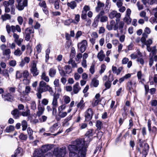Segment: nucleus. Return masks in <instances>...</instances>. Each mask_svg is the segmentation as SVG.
Listing matches in <instances>:
<instances>
[{"instance_id":"37","label":"nucleus","mask_w":157,"mask_h":157,"mask_svg":"<svg viewBox=\"0 0 157 157\" xmlns=\"http://www.w3.org/2000/svg\"><path fill=\"white\" fill-rule=\"evenodd\" d=\"M123 0H113L114 2H117V5L118 8H120L123 5Z\"/></svg>"},{"instance_id":"14","label":"nucleus","mask_w":157,"mask_h":157,"mask_svg":"<svg viewBox=\"0 0 157 157\" xmlns=\"http://www.w3.org/2000/svg\"><path fill=\"white\" fill-rule=\"evenodd\" d=\"M59 94H56L53 95V101L52 103V107H57L58 106L57 100L59 98Z\"/></svg>"},{"instance_id":"3","label":"nucleus","mask_w":157,"mask_h":157,"mask_svg":"<svg viewBox=\"0 0 157 157\" xmlns=\"http://www.w3.org/2000/svg\"><path fill=\"white\" fill-rule=\"evenodd\" d=\"M116 24H115L113 27V29L117 30L119 29L121 33H122L124 31L123 28L124 26V23L123 21H120L119 19H116Z\"/></svg>"},{"instance_id":"34","label":"nucleus","mask_w":157,"mask_h":157,"mask_svg":"<svg viewBox=\"0 0 157 157\" xmlns=\"http://www.w3.org/2000/svg\"><path fill=\"white\" fill-rule=\"evenodd\" d=\"M1 18L3 21H4L7 20H10L11 19V16L9 14L5 13L1 16Z\"/></svg>"},{"instance_id":"21","label":"nucleus","mask_w":157,"mask_h":157,"mask_svg":"<svg viewBox=\"0 0 157 157\" xmlns=\"http://www.w3.org/2000/svg\"><path fill=\"white\" fill-rule=\"evenodd\" d=\"M115 24H116V23L115 21L112 20L110 21L109 24L108 22L107 23L106 25V28L109 31L113 29V26Z\"/></svg>"},{"instance_id":"59","label":"nucleus","mask_w":157,"mask_h":157,"mask_svg":"<svg viewBox=\"0 0 157 157\" xmlns=\"http://www.w3.org/2000/svg\"><path fill=\"white\" fill-rule=\"evenodd\" d=\"M82 54L81 53H78L76 56L75 58V60L76 61H79V59H81L82 57Z\"/></svg>"},{"instance_id":"20","label":"nucleus","mask_w":157,"mask_h":157,"mask_svg":"<svg viewBox=\"0 0 157 157\" xmlns=\"http://www.w3.org/2000/svg\"><path fill=\"white\" fill-rule=\"evenodd\" d=\"M81 89L79 86V83L76 82L73 87V91L75 94H77Z\"/></svg>"},{"instance_id":"35","label":"nucleus","mask_w":157,"mask_h":157,"mask_svg":"<svg viewBox=\"0 0 157 157\" xmlns=\"http://www.w3.org/2000/svg\"><path fill=\"white\" fill-rule=\"evenodd\" d=\"M94 133V132L93 129H89L86 132L85 135L89 137L90 136H93Z\"/></svg>"},{"instance_id":"41","label":"nucleus","mask_w":157,"mask_h":157,"mask_svg":"<svg viewBox=\"0 0 157 157\" xmlns=\"http://www.w3.org/2000/svg\"><path fill=\"white\" fill-rule=\"evenodd\" d=\"M74 20L72 19H69L65 21L64 22V24L65 25L69 26L70 25L71 23L74 22Z\"/></svg>"},{"instance_id":"15","label":"nucleus","mask_w":157,"mask_h":157,"mask_svg":"<svg viewBox=\"0 0 157 157\" xmlns=\"http://www.w3.org/2000/svg\"><path fill=\"white\" fill-rule=\"evenodd\" d=\"M149 149V146L148 145L147 143L145 144L143 149V151L141 153L143 155V157H146L148 154Z\"/></svg>"},{"instance_id":"51","label":"nucleus","mask_w":157,"mask_h":157,"mask_svg":"<svg viewBox=\"0 0 157 157\" xmlns=\"http://www.w3.org/2000/svg\"><path fill=\"white\" fill-rule=\"evenodd\" d=\"M14 130V127L12 125H10L9 127H7L6 129V132H10Z\"/></svg>"},{"instance_id":"55","label":"nucleus","mask_w":157,"mask_h":157,"mask_svg":"<svg viewBox=\"0 0 157 157\" xmlns=\"http://www.w3.org/2000/svg\"><path fill=\"white\" fill-rule=\"evenodd\" d=\"M101 69L100 71L99 72H100V73L101 74H102L104 72V71L106 68V66L104 64H103L101 65Z\"/></svg>"},{"instance_id":"24","label":"nucleus","mask_w":157,"mask_h":157,"mask_svg":"<svg viewBox=\"0 0 157 157\" xmlns=\"http://www.w3.org/2000/svg\"><path fill=\"white\" fill-rule=\"evenodd\" d=\"M38 111L37 112V115L38 116L40 117L43 113L44 108L43 106L39 105L38 106Z\"/></svg>"},{"instance_id":"46","label":"nucleus","mask_w":157,"mask_h":157,"mask_svg":"<svg viewBox=\"0 0 157 157\" xmlns=\"http://www.w3.org/2000/svg\"><path fill=\"white\" fill-rule=\"evenodd\" d=\"M111 82L106 81L105 83V86L106 88L103 90V91L107 89H109L111 86Z\"/></svg>"},{"instance_id":"50","label":"nucleus","mask_w":157,"mask_h":157,"mask_svg":"<svg viewBox=\"0 0 157 157\" xmlns=\"http://www.w3.org/2000/svg\"><path fill=\"white\" fill-rule=\"evenodd\" d=\"M2 53L4 55L7 56L9 55L11 53V51L10 49H6L2 52Z\"/></svg>"},{"instance_id":"62","label":"nucleus","mask_w":157,"mask_h":157,"mask_svg":"<svg viewBox=\"0 0 157 157\" xmlns=\"http://www.w3.org/2000/svg\"><path fill=\"white\" fill-rule=\"evenodd\" d=\"M137 61L141 65H143L144 64V61L143 58L141 57H138Z\"/></svg>"},{"instance_id":"17","label":"nucleus","mask_w":157,"mask_h":157,"mask_svg":"<svg viewBox=\"0 0 157 157\" xmlns=\"http://www.w3.org/2000/svg\"><path fill=\"white\" fill-rule=\"evenodd\" d=\"M101 12L102 14L100 16V21L101 22H105L108 21V17L107 16L104 15L105 12L104 10H101L99 13H101Z\"/></svg>"},{"instance_id":"40","label":"nucleus","mask_w":157,"mask_h":157,"mask_svg":"<svg viewBox=\"0 0 157 157\" xmlns=\"http://www.w3.org/2000/svg\"><path fill=\"white\" fill-rule=\"evenodd\" d=\"M22 54V52L21 51L19 48H18L14 52V55L17 56H20Z\"/></svg>"},{"instance_id":"4","label":"nucleus","mask_w":157,"mask_h":157,"mask_svg":"<svg viewBox=\"0 0 157 157\" xmlns=\"http://www.w3.org/2000/svg\"><path fill=\"white\" fill-rule=\"evenodd\" d=\"M6 28L8 34H10L11 31L13 33L15 32L16 31L19 33H20L21 31V28L18 25H17L16 26L13 25L10 26L9 25H6Z\"/></svg>"},{"instance_id":"56","label":"nucleus","mask_w":157,"mask_h":157,"mask_svg":"<svg viewBox=\"0 0 157 157\" xmlns=\"http://www.w3.org/2000/svg\"><path fill=\"white\" fill-rule=\"evenodd\" d=\"M23 75L24 78H28L29 75V72L27 70H25L23 72Z\"/></svg>"},{"instance_id":"22","label":"nucleus","mask_w":157,"mask_h":157,"mask_svg":"<svg viewBox=\"0 0 157 157\" xmlns=\"http://www.w3.org/2000/svg\"><path fill=\"white\" fill-rule=\"evenodd\" d=\"M105 57V55L104 54V52L102 50L98 53L97 55V57L100 61H103Z\"/></svg>"},{"instance_id":"49","label":"nucleus","mask_w":157,"mask_h":157,"mask_svg":"<svg viewBox=\"0 0 157 157\" xmlns=\"http://www.w3.org/2000/svg\"><path fill=\"white\" fill-rule=\"evenodd\" d=\"M75 20H74V22H73V23L76 24H77L79 22L80 20V15L78 14H76L75 15Z\"/></svg>"},{"instance_id":"30","label":"nucleus","mask_w":157,"mask_h":157,"mask_svg":"<svg viewBox=\"0 0 157 157\" xmlns=\"http://www.w3.org/2000/svg\"><path fill=\"white\" fill-rule=\"evenodd\" d=\"M64 69L65 70V72L66 74H69L72 71V67L69 65H66L64 67Z\"/></svg>"},{"instance_id":"42","label":"nucleus","mask_w":157,"mask_h":157,"mask_svg":"<svg viewBox=\"0 0 157 157\" xmlns=\"http://www.w3.org/2000/svg\"><path fill=\"white\" fill-rule=\"evenodd\" d=\"M21 124L22 127V130H25L27 127V122L25 120H23L22 121Z\"/></svg>"},{"instance_id":"9","label":"nucleus","mask_w":157,"mask_h":157,"mask_svg":"<svg viewBox=\"0 0 157 157\" xmlns=\"http://www.w3.org/2000/svg\"><path fill=\"white\" fill-rule=\"evenodd\" d=\"M17 4L16 5V7L19 11L23 10L25 7L27 6L28 2L26 0H17Z\"/></svg>"},{"instance_id":"1","label":"nucleus","mask_w":157,"mask_h":157,"mask_svg":"<svg viewBox=\"0 0 157 157\" xmlns=\"http://www.w3.org/2000/svg\"><path fill=\"white\" fill-rule=\"evenodd\" d=\"M87 147V143L84 140L76 139L72 144H70L67 147L69 157H85Z\"/></svg>"},{"instance_id":"7","label":"nucleus","mask_w":157,"mask_h":157,"mask_svg":"<svg viewBox=\"0 0 157 157\" xmlns=\"http://www.w3.org/2000/svg\"><path fill=\"white\" fill-rule=\"evenodd\" d=\"M136 86V81L134 80H131L127 84V89L131 93L132 92H134Z\"/></svg>"},{"instance_id":"25","label":"nucleus","mask_w":157,"mask_h":157,"mask_svg":"<svg viewBox=\"0 0 157 157\" xmlns=\"http://www.w3.org/2000/svg\"><path fill=\"white\" fill-rule=\"evenodd\" d=\"M11 114L13 115L14 118L17 119L19 118V111L18 109H14L11 112Z\"/></svg>"},{"instance_id":"45","label":"nucleus","mask_w":157,"mask_h":157,"mask_svg":"<svg viewBox=\"0 0 157 157\" xmlns=\"http://www.w3.org/2000/svg\"><path fill=\"white\" fill-rule=\"evenodd\" d=\"M58 126V124L57 123L54 124L50 128V131L52 132H54V131L57 129Z\"/></svg>"},{"instance_id":"48","label":"nucleus","mask_w":157,"mask_h":157,"mask_svg":"<svg viewBox=\"0 0 157 157\" xmlns=\"http://www.w3.org/2000/svg\"><path fill=\"white\" fill-rule=\"evenodd\" d=\"M31 109L35 110L36 109V104L35 101H32L30 103Z\"/></svg>"},{"instance_id":"64","label":"nucleus","mask_w":157,"mask_h":157,"mask_svg":"<svg viewBox=\"0 0 157 157\" xmlns=\"http://www.w3.org/2000/svg\"><path fill=\"white\" fill-rule=\"evenodd\" d=\"M151 104L152 106H156L157 105V100H152L151 101Z\"/></svg>"},{"instance_id":"39","label":"nucleus","mask_w":157,"mask_h":157,"mask_svg":"<svg viewBox=\"0 0 157 157\" xmlns=\"http://www.w3.org/2000/svg\"><path fill=\"white\" fill-rule=\"evenodd\" d=\"M63 99L66 104L69 103L71 100L70 98L67 95H64L63 96Z\"/></svg>"},{"instance_id":"52","label":"nucleus","mask_w":157,"mask_h":157,"mask_svg":"<svg viewBox=\"0 0 157 157\" xmlns=\"http://www.w3.org/2000/svg\"><path fill=\"white\" fill-rule=\"evenodd\" d=\"M59 0H56L54 3L55 8L56 10H58L59 8Z\"/></svg>"},{"instance_id":"29","label":"nucleus","mask_w":157,"mask_h":157,"mask_svg":"<svg viewBox=\"0 0 157 157\" xmlns=\"http://www.w3.org/2000/svg\"><path fill=\"white\" fill-rule=\"evenodd\" d=\"M27 109L25 111H22L21 113V115L23 117H29L30 115V110L27 107Z\"/></svg>"},{"instance_id":"32","label":"nucleus","mask_w":157,"mask_h":157,"mask_svg":"<svg viewBox=\"0 0 157 157\" xmlns=\"http://www.w3.org/2000/svg\"><path fill=\"white\" fill-rule=\"evenodd\" d=\"M41 78L46 82H49V78L46 75V74L44 72L42 73L41 75Z\"/></svg>"},{"instance_id":"11","label":"nucleus","mask_w":157,"mask_h":157,"mask_svg":"<svg viewBox=\"0 0 157 157\" xmlns=\"http://www.w3.org/2000/svg\"><path fill=\"white\" fill-rule=\"evenodd\" d=\"M34 32V30L32 28H26L25 32L23 33L25 35V39L27 41H29L31 38L30 34Z\"/></svg>"},{"instance_id":"28","label":"nucleus","mask_w":157,"mask_h":157,"mask_svg":"<svg viewBox=\"0 0 157 157\" xmlns=\"http://www.w3.org/2000/svg\"><path fill=\"white\" fill-rule=\"evenodd\" d=\"M104 6V4L100 1H99L97 3V6L96 8V11L98 12L100 10L101 8L103 7Z\"/></svg>"},{"instance_id":"57","label":"nucleus","mask_w":157,"mask_h":157,"mask_svg":"<svg viewBox=\"0 0 157 157\" xmlns=\"http://www.w3.org/2000/svg\"><path fill=\"white\" fill-rule=\"evenodd\" d=\"M92 83L94 86L97 87L98 85L99 81L98 80L94 79L92 81Z\"/></svg>"},{"instance_id":"23","label":"nucleus","mask_w":157,"mask_h":157,"mask_svg":"<svg viewBox=\"0 0 157 157\" xmlns=\"http://www.w3.org/2000/svg\"><path fill=\"white\" fill-rule=\"evenodd\" d=\"M56 70L54 67L51 68L49 71V75L52 78L54 77L56 74Z\"/></svg>"},{"instance_id":"18","label":"nucleus","mask_w":157,"mask_h":157,"mask_svg":"<svg viewBox=\"0 0 157 157\" xmlns=\"http://www.w3.org/2000/svg\"><path fill=\"white\" fill-rule=\"evenodd\" d=\"M72 117V115H69L65 119L62 123V125L63 126H67L69 124L68 121L71 120Z\"/></svg>"},{"instance_id":"36","label":"nucleus","mask_w":157,"mask_h":157,"mask_svg":"<svg viewBox=\"0 0 157 157\" xmlns=\"http://www.w3.org/2000/svg\"><path fill=\"white\" fill-rule=\"evenodd\" d=\"M85 105V103H84V101L82 99L77 104V106L78 108H79L81 109H82Z\"/></svg>"},{"instance_id":"43","label":"nucleus","mask_w":157,"mask_h":157,"mask_svg":"<svg viewBox=\"0 0 157 157\" xmlns=\"http://www.w3.org/2000/svg\"><path fill=\"white\" fill-rule=\"evenodd\" d=\"M124 21L126 22L127 24H130L132 21V19L130 17V16H126L124 18Z\"/></svg>"},{"instance_id":"13","label":"nucleus","mask_w":157,"mask_h":157,"mask_svg":"<svg viewBox=\"0 0 157 157\" xmlns=\"http://www.w3.org/2000/svg\"><path fill=\"white\" fill-rule=\"evenodd\" d=\"M109 16L111 19H113L115 17L116 18V19H119L121 17V14L120 13H117L115 11H113L110 13Z\"/></svg>"},{"instance_id":"12","label":"nucleus","mask_w":157,"mask_h":157,"mask_svg":"<svg viewBox=\"0 0 157 157\" xmlns=\"http://www.w3.org/2000/svg\"><path fill=\"white\" fill-rule=\"evenodd\" d=\"M2 96L5 101H12L13 100V97L10 93H8L5 94H2Z\"/></svg>"},{"instance_id":"53","label":"nucleus","mask_w":157,"mask_h":157,"mask_svg":"<svg viewBox=\"0 0 157 157\" xmlns=\"http://www.w3.org/2000/svg\"><path fill=\"white\" fill-rule=\"evenodd\" d=\"M28 136L27 135H24L23 133H21L19 136V138L21 140H26L27 139Z\"/></svg>"},{"instance_id":"38","label":"nucleus","mask_w":157,"mask_h":157,"mask_svg":"<svg viewBox=\"0 0 157 157\" xmlns=\"http://www.w3.org/2000/svg\"><path fill=\"white\" fill-rule=\"evenodd\" d=\"M58 70L59 71V73L61 76L64 77L66 75V72L63 70L62 68L60 66H58Z\"/></svg>"},{"instance_id":"2","label":"nucleus","mask_w":157,"mask_h":157,"mask_svg":"<svg viewBox=\"0 0 157 157\" xmlns=\"http://www.w3.org/2000/svg\"><path fill=\"white\" fill-rule=\"evenodd\" d=\"M66 149L65 147H57L54 149L53 153L56 157H64L66 154Z\"/></svg>"},{"instance_id":"6","label":"nucleus","mask_w":157,"mask_h":157,"mask_svg":"<svg viewBox=\"0 0 157 157\" xmlns=\"http://www.w3.org/2000/svg\"><path fill=\"white\" fill-rule=\"evenodd\" d=\"M30 71L33 77H36L39 74V71L37 69L36 64L34 61H33L31 65Z\"/></svg>"},{"instance_id":"63","label":"nucleus","mask_w":157,"mask_h":157,"mask_svg":"<svg viewBox=\"0 0 157 157\" xmlns=\"http://www.w3.org/2000/svg\"><path fill=\"white\" fill-rule=\"evenodd\" d=\"M152 40L151 39H149L146 40L145 44L146 46H150L152 44Z\"/></svg>"},{"instance_id":"31","label":"nucleus","mask_w":157,"mask_h":157,"mask_svg":"<svg viewBox=\"0 0 157 157\" xmlns=\"http://www.w3.org/2000/svg\"><path fill=\"white\" fill-rule=\"evenodd\" d=\"M68 6L72 9H74L77 6L75 2L72 1L70 2H68L67 3Z\"/></svg>"},{"instance_id":"61","label":"nucleus","mask_w":157,"mask_h":157,"mask_svg":"<svg viewBox=\"0 0 157 157\" xmlns=\"http://www.w3.org/2000/svg\"><path fill=\"white\" fill-rule=\"evenodd\" d=\"M23 41V39L22 38H20L14 42L16 43L19 46H20L21 45V43Z\"/></svg>"},{"instance_id":"27","label":"nucleus","mask_w":157,"mask_h":157,"mask_svg":"<svg viewBox=\"0 0 157 157\" xmlns=\"http://www.w3.org/2000/svg\"><path fill=\"white\" fill-rule=\"evenodd\" d=\"M67 63L69 64H71L72 68H75L77 67V65L76 63H75V61L73 60L72 58H70L69 61Z\"/></svg>"},{"instance_id":"44","label":"nucleus","mask_w":157,"mask_h":157,"mask_svg":"<svg viewBox=\"0 0 157 157\" xmlns=\"http://www.w3.org/2000/svg\"><path fill=\"white\" fill-rule=\"evenodd\" d=\"M31 88L29 86H26L25 87V90L24 91H23V93L24 94L28 95L29 93Z\"/></svg>"},{"instance_id":"54","label":"nucleus","mask_w":157,"mask_h":157,"mask_svg":"<svg viewBox=\"0 0 157 157\" xmlns=\"http://www.w3.org/2000/svg\"><path fill=\"white\" fill-rule=\"evenodd\" d=\"M149 21L152 24L157 23V19L155 17H152L149 19Z\"/></svg>"},{"instance_id":"47","label":"nucleus","mask_w":157,"mask_h":157,"mask_svg":"<svg viewBox=\"0 0 157 157\" xmlns=\"http://www.w3.org/2000/svg\"><path fill=\"white\" fill-rule=\"evenodd\" d=\"M59 116L61 118H63L65 117L67 114L66 112H62V111L58 112Z\"/></svg>"},{"instance_id":"5","label":"nucleus","mask_w":157,"mask_h":157,"mask_svg":"<svg viewBox=\"0 0 157 157\" xmlns=\"http://www.w3.org/2000/svg\"><path fill=\"white\" fill-rule=\"evenodd\" d=\"M48 88H49V86L44 81H42L39 83L37 90L40 93H43L48 91Z\"/></svg>"},{"instance_id":"8","label":"nucleus","mask_w":157,"mask_h":157,"mask_svg":"<svg viewBox=\"0 0 157 157\" xmlns=\"http://www.w3.org/2000/svg\"><path fill=\"white\" fill-rule=\"evenodd\" d=\"M87 46V43L86 40H83L78 44V48L80 52L83 53L86 50Z\"/></svg>"},{"instance_id":"58","label":"nucleus","mask_w":157,"mask_h":157,"mask_svg":"<svg viewBox=\"0 0 157 157\" xmlns=\"http://www.w3.org/2000/svg\"><path fill=\"white\" fill-rule=\"evenodd\" d=\"M96 126L97 128L99 130H100L101 128V126H102V122L99 121H97Z\"/></svg>"},{"instance_id":"10","label":"nucleus","mask_w":157,"mask_h":157,"mask_svg":"<svg viewBox=\"0 0 157 157\" xmlns=\"http://www.w3.org/2000/svg\"><path fill=\"white\" fill-rule=\"evenodd\" d=\"M93 115V111L91 108L88 109L85 113V121H89L91 120Z\"/></svg>"},{"instance_id":"16","label":"nucleus","mask_w":157,"mask_h":157,"mask_svg":"<svg viewBox=\"0 0 157 157\" xmlns=\"http://www.w3.org/2000/svg\"><path fill=\"white\" fill-rule=\"evenodd\" d=\"M101 14H102L101 12V13H99L94 19V22L92 24V26L93 27L96 28L98 26L100 16Z\"/></svg>"},{"instance_id":"19","label":"nucleus","mask_w":157,"mask_h":157,"mask_svg":"<svg viewBox=\"0 0 157 157\" xmlns=\"http://www.w3.org/2000/svg\"><path fill=\"white\" fill-rule=\"evenodd\" d=\"M33 157H44L43 152L41 150H36L34 151Z\"/></svg>"},{"instance_id":"26","label":"nucleus","mask_w":157,"mask_h":157,"mask_svg":"<svg viewBox=\"0 0 157 157\" xmlns=\"http://www.w3.org/2000/svg\"><path fill=\"white\" fill-rule=\"evenodd\" d=\"M21 148L20 147H18L15 151L14 152V154L12 155L11 157H16L17 156H20L21 155Z\"/></svg>"},{"instance_id":"33","label":"nucleus","mask_w":157,"mask_h":157,"mask_svg":"<svg viewBox=\"0 0 157 157\" xmlns=\"http://www.w3.org/2000/svg\"><path fill=\"white\" fill-rule=\"evenodd\" d=\"M24 96H21V97L20 101L22 102H24L25 101H29L30 98L27 94H24Z\"/></svg>"},{"instance_id":"60","label":"nucleus","mask_w":157,"mask_h":157,"mask_svg":"<svg viewBox=\"0 0 157 157\" xmlns=\"http://www.w3.org/2000/svg\"><path fill=\"white\" fill-rule=\"evenodd\" d=\"M47 118V117L44 115L42 116L41 117L39 118L40 121L41 122H45Z\"/></svg>"}]
</instances>
